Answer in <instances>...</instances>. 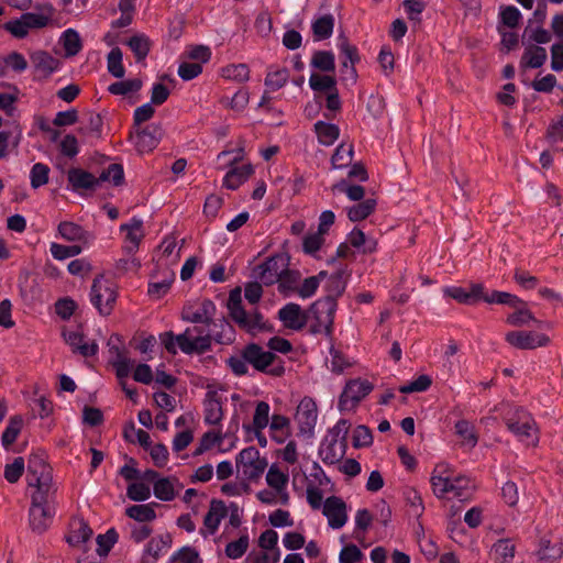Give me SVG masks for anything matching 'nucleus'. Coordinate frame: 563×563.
<instances>
[{"label": "nucleus", "mask_w": 563, "mask_h": 563, "mask_svg": "<svg viewBox=\"0 0 563 563\" xmlns=\"http://www.w3.org/2000/svg\"><path fill=\"white\" fill-rule=\"evenodd\" d=\"M153 492L156 498L163 501H170L175 498V489L169 478H159L154 483Z\"/></svg>", "instance_id": "52"}, {"label": "nucleus", "mask_w": 563, "mask_h": 563, "mask_svg": "<svg viewBox=\"0 0 563 563\" xmlns=\"http://www.w3.org/2000/svg\"><path fill=\"white\" fill-rule=\"evenodd\" d=\"M289 79V70L286 67H269L264 85L269 91H277L283 88Z\"/></svg>", "instance_id": "34"}, {"label": "nucleus", "mask_w": 563, "mask_h": 563, "mask_svg": "<svg viewBox=\"0 0 563 563\" xmlns=\"http://www.w3.org/2000/svg\"><path fill=\"white\" fill-rule=\"evenodd\" d=\"M55 516V506H42L31 504L29 510V523L34 533H44L52 525Z\"/></svg>", "instance_id": "15"}, {"label": "nucleus", "mask_w": 563, "mask_h": 563, "mask_svg": "<svg viewBox=\"0 0 563 563\" xmlns=\"http://www.w3.org/2000/svg\"><path fill=\"white\" fill-rule=\"evenodd\" d=\"M222 76L235 81H246L250 78V69L245 64L229 65L222 69Z\"/></svg>", "instance_id": "60"}, {"label": "nucleus", "mask_w": 563, "mask_h": 563, "mask_svg": "<svg viewBox=\"0 0 563 563\" xmlns=\"http://www.w3.org/2000/svg\"><path fill=\"white\" fill-rule=\"evenodd\" d=\"M353 159V145L341 144L332 155L331 162L334 168H344Z\"/></svg>", "instance_id": "51"}, {"label": "nucleus", "mask_w": 563, "mask_h": 563, "mask_svg": "<svg viewBox=\"0 0 563 563\" xmlns=\"http://www.w3.org/2000/svg\"><path fill=\"white\" fill-rule=\"evenodd\" d=\"M222 398L216 390H208L203 401L205 422L210 426H218L223 418Z\"/></svg>", "instance_id": "18"}, {"label": "nucleus", "mask_w": 563, "mask_h": 563, "mask_svg": "<svg viewBox=\"0 0 563 563\" xmlns=\"http://www.w3.org/2000/svg\"><path fill=\"white\" fill-rule=\"evenodd\" d=\"M377 201L374 198L358 201L356 205L347 208V217L352 222L362 221L375 211Z\"/></svg>", "instance_id": "37"}, {"label": "nucleus", "mask_w": 563, "mask_h": 563, "mask_svg": "<svg viewBox=\"0 0 563 563\" xmlns=\"http://www.w3.org/2000/svg\"><path fill=\"white\" fill-rule=\"evenodd\" d=\"M108 71L115 78L124 77L125 69L122 64V51L120 47H114L107 56Z\"/></svg>", "instance_id": "47"}, {"label": "nucleus", "mask_w": 563, "mask_h": 563, "mask_svg": "<svg viewBox=\"0 0 563 563\" xmlns=\"http://www.w3.org/2000/svg\"><path fill=\"white\" fill-rule=\"evenodd\" d=\"M243 357L258 372L272 376H282L285 372L284 366L274 365L275 361L279 358L273 352L264 351L263 347L256 343H250L244 347Z\"/></svg>", "instance_id": "4"}, {"label": "nucleus", "mask_w": 563, "mask_h": 563, "mask_svg": "<svg viewBox=\"0 0 563 563\" xmlns=\"http://www.w3.org/2000/svg\"><path fill=\"white\" fill-rule=\"evenodd\" d=\"M228 515V508L224 501L212 499L208 512L203 518V526L207 529L200 530V534L205 538L208 534H213L218 530L221 520Z\"/></svg>", "instance_id": "17"}, {"label": "nucleus", "mask_w": 563, "mask_h": 563, "mask_svg": "<svg viewBox=\"0 0 563 563\" xmlns=\"http://www.w3.org/2000/svg\"><path fill=\"white\" fill-rule=\"evenodd\" d=\"M374 385L361 378L351 379L340 395L339 409L341 411H350L357 407L360 401L365 398L372 390Z\"/></svg>", "instance_id": "8"}, {"label": "nucleus", "mask_w": 563, "mask_h": 563, "mask_svg": "<svg viewBox=\"0 0 563 563\" xmlns=\"http://www.w3.org/2000/svg\"><path fill=\"white\" fill-rule=\"evenodd\" d=\"M31 62L37 73L48 77L59 65V60L45 51H37L31 54Z\"/></svg>", "instance_id": "28"}, {"label": "nucleus", "mask_w": 563, "mask_h": 563, "mask_svg": "<svg viewBox=\"0 0 563 563\" xmlns=\"http://www.w3.org/2000/svg\"><path fill=\"white\" fill-rule=\"evenodd\" d=\"M128 45L137 60H143L150 52V40L144 35H134L128 41Z\"/></svg>", "instance_id": "54"}, {"label": "nucleus", "mask_w": 563, "mask_h": 563, "mask_svg": "<svg viewBox=\"0 0 563 563\" xmlns=\"http://www.w3.org/2000/svg\"><path fill=\"white\" fill-rule=\"evenodd\" d=\"M266 482L276 493H282L288 483V475L273 465L266 474Z\"/></svg>", "instance_id": "58"}, {"label": "nucleus", "mask_w": 563, "mask_h": 563, "mask_svg": "<svg viewBox=\"0 0 563 563\" xmlns=\"http://www.w3.org/2000/svg\"><path fill=\"white\" fill-rule=\"evenodd\" d=\"M157 503L133 505L125 509V515L139 522H150L156 518L155 507Z\"/></svg>", "instance_id": "33"}, {"label": "nucleus", "mask_w": 563, "mask_h": 563, "mask_svg": "<svg viewBox=\"0 0 563 563\" xmlns=\"http://www.w3.org/2000/svg\"><path fill=\"white\" fill-rule=\"evenodd\" d=\"M52 478V467L46 463L44 457L40 454H32L27 461L29 486H33V483Z\"/></svg>", "instance_id": "21"}, {"label": "nucleus", "mask_w": 563, "mask_h": 563, "mask_svg": "<svg viewBox=\"0 0 563 563\" xmlns=\"http://www.w3.org/2000/svg\"><path fill=\"white\" fill-rule=\"evenodd\" d=\"M487 303H500L510 307H517L521 303V299L510 292L494 290L489 297H484Z\"/></svg>", "instance_id": "59"}, {"label": "nucleus", "mask_w": 563, "mask_h": 563, "mask_svg": "<svg viewBox=\"0 0 563 563\" xmlns=\"http://www.w3.org/2000/svg\"><path fill=\"white\" fill-rule=\"evenodd\" d=\"M218 325L212 327L214 330L212 333V342H217L219 344H231L235 340V330L233 325L225 319H219L217 321Z\"/></svg>", "instance_id": "39"}, {"label": "nucleus", "mask_w": 563, "mask_h": 563, "mask_svg": "<svg viewBox=\"0 0 563 563\" xmlns=\"http://www.w3.org/2000/svg\"><path fill=\"white\" fill-rule=\"evenodd\" d=\"M269 422V405L265 401H260L256 405L254 417H253V426L255 432L258 433L263 429L267 427Z\"/></svg>", "instance_id": "56"}, {"label": "nucleus", "mask_w": 563, "mask_h": 563, "mask_svg": "<svg viewBox=\"0 0 563 563\" xmlns=\"http://www.w3.org/2000/svg\"><path fill=\"white\" fill-rule=\"evenodd\" d=\"M213 324L194 323L179 334V350L187 354H205L212 349Z\"/></svg>", "instance_id": "3"}, {"label": "nucleus", "mask_w": 563, "mask_h": 563, "mask_svg": "<svg viewBox=\"0 0 563 563\" xmlns=\"http://www.w3.org/2000/svg\"><path fill=\"white\" fill-rule=\"evenodd\" d=\"M35 492L31 495V504L42 506H55L56 487L53 478L33 483Z\"/></svg>", "instance_id": "24"}, {"label": "nucleus", "mask_w": 563, "mask_h": 563, "mask_svg": "<svg viewBox=\"0 0 563 563\" xmlns=\"http://www.w3.org/2000/svg\"><path fill=\"white\" fill-rule=\"evenodd\" d=\"M332 191L344 192L347 198L352 201H363L365 196V189L360 185H347L346 180H341L340 183L332 186Z\"/></svg>", "instance_id": "53"}, {"label": "nucleus", "mask_w": 563, "mask_h": 563, "mask_svg": "<svg viewBox=\"0 0 563 563\" xmlns=\"http://www.w3.org/2000/svg\"><path fill=\"white\" fill-rule=\"evenodd\" d=\"M253 174V166L246 164L240 167L230 169L223 179V185L228 189H238L247 178Z\"/></svg>", "instance_id": "30"}, {"label": "nucleus", "mask_w": 563, "mask_h": 563, "mask_svg": "<svg viewBox=\"0 0 563 563\" xmlns=\"http://www.w3.org/2000/svg\"><path fill=\"white\" fill-rule=\"evenodd\" d=\"M117 296L118 294L113 283L104 279L102 276L93 279L90 300L100 314L109 316L112 312Z\"/></svg>", "instance_id": "6"}, {"label": "nucleus", "mask_w": 563, "mask_h": 563, "mask_svg": "<svg viewBox=\"0 0 563 563\" xmlns=\"http://www.w3.org/2000/svg\"><path fill=\"white\" fill-rule=\"evenodd\" d=\"M300 279V273L298 271L289 269L288 266L285 267V272L280 275L278 279V290L282 294H286L288 291H297L298 282Z\"/></svg>", "instance_id": "46"}, {"label": "nucleus", "mask_w": 563, "mask_h": 563, "mask_svg": "<svg viewBox=\"0 0 563 563\" xmlns=\"http://www.w3.org/2000/svg\"><path fill=\"white\" fill-rule=\"evenodd\" d=\"M338 303L330 299H318L306 310L307 324L311 334L332 336Z\"/></svg>", "instance_id": "2"}, {"label": "nucleus", "mask_w": 563, "mask_h": 563, "mask_svg": "<svg viewBox=\"0 0 563 563\" xmlns=\"http://www.w3.org/2000/svg\"><path fill=\"white\" fill-rule=\"evenodd\" d=\"M142 88V80L139 78L115 81L108 87L112 95L124 96L130 92L139 91Z\"/></svg>", "instance_id": "50"}, {"label": "nucleus", "mask_w": 563, "mask_h": 563, "mask_svg": "<svg viewBox=\"0 0 563 563\" xmlns=\"http://www.w3.org/2000/svg\"><path fill=\"white\" fill-rule=\"evenodd\" d=\"M346 282L343 277V271L340 269L329 277L325 284L327 295L322 299H330L336 302V299L344 292Z\"/></svg>", "instance_id": "38"}, {"label": "nucleus", "mask_w": 563, "mask_h": 563, "mask_svg": "<svg viewBox=\"0 0 563 563\" xmlns=\"http://www.w3.org/2000/svg\"><path fill=\"white\" fill-rule=\"evenodd\" d=\"M314 131L318 135L319 142L324 145L333 144L340 135L339 126L332 123L318 121L314 124Z\"/></svg>", "instance_id": "42"}, {"label": "nucleus", "mask_w": 563, "mask_h": 563, "mask_svg": "<svg viewBox=\"0 0 563 563\" xmlns=\"http://www.w3.org/2000/svg\"><path fill=\"white\" fill-rule=\"evenodd\" d=\"M63 336L74 353H79L84 357L93 356L98 352V344L93 341L87 343L85 335L78 331H64Z\"/></svg>", "instance_id": "23"}, {"label": "nucleus", "mask_w": 563, "mask_h": 563, "mask_svg": "<svg viewBox=\"0 0 563 563\" xmlns=\"http://www.w3.org/2000/svg\"><path fill=\"white\" fill-rule=\"evenodd\" d=\"M373 443L372 431L366 426H357L353 432V446L354 448H365L369 446Z\"/></svg>", "instance_id": "63"}, {"label": "nucleus", "mask_w": 563, "mask_h": 563, "mask_svg": "<svg viewBox=\"0 0 563 563\" xmlns=\"http://www.w3.org/2000/svg\"><path fill=\"white\" fill-rule=\"evenodd\" d=\"M322 514L328 518L329 526L333 529L342 528L347 521L346 504L336 496L324 500Z\"/></svg>", "instance_id": "16"}, {"label": "nucleus", "mask_w": 563, "mask_h": 563, "mask_svg": "<svg viewBox=\"0 0 563 563\" xmlns=\"http://www.w3.org/2000/svg\"><path fill=\"white\" fill-rule=\"evenodd\" d=\"M249 536H241L238 540L229 542L225 547V555L236 560L242 558L249 549Z\"/></svg>", "instance_id": "55"}, {"label": "nucleus", "mask_w": 563, "mask_h": 563, "mask_svg": "<svg viewBox=\"0 0 563 563\" xmlns=\"http://www.w3.org/2000/svg\"><path fill=\"white\" fill-rule=\"evenodd\" d=\"M515 311L508 314L506 322L512 327H523L530 321H537L533 313L528 309L527 302L521 299V303L514 307Z\"/></svg>", "instance_id": "40"}, {"label": "nucleus", "mask_w": 563, "mask_h": 563, "mask_svg": "<svg viewBox=\"0 0 563 563\" xmlns=\"http://www.w3.org/2000/svg\"><path fill=\"white\" fill-rule=\"evenodd\" d=\"M126 496L134 501H144L150 498L151 489L144 483H132L128 486Z\"/></svg>", "instance_id": "64"}, {"label": "nucleus", "mask_w": 563, "mask_h": 563, "mask_svg": "<svg viewBox=\"0 0 563 563\" xmlns=\"http://www.w3.org/2000/svg\"><path fill=\"white\" fill-rule=\"evenodd\" d=\"M227 307L230 318L238 324L241 330L252 335L273 330V328L264 320L263 316L256 309L250 312L244 309L242 305L240 287H236L230 291Z\"/></svg>", "instance_id": "1"}, {"label": "nucleus", "mask_w": 563, "mask_h": 563, "mask_svg": "<svg viewBox=\"0 0 563 563\" xmlns=\"http://www.w3.org/2000/svg\"><path fill=\"white\" fill-rule=\"evenodd\" d=\"M99 184L101 181H112L114 186H120L124 181L123 167L120 164H110L98 177Z\"/></svg>", "instance_id": "57"}, {"label": "nucleus", "mask_w": 563, "mask_h": 563, "mask_svg": "<svg viewBox=\"0 0 563 563\" xmlns=\"http://www.w3.org/2000/svg\"><path fill=\"white\" fill-rule=\"evenodd\" d=\"M311 65L321 71L333 73L335 70L334 54L330 51H317L311 58Z\"/></svg>", "instance_id": "44"}, {"label": "nucleus", "mask_w": 563, "mask_h": 563, "mask_svg": "<svg viewBox=\"0 0 563 563\" xmlns=\"http://www.w3.org/2000/svg\"><path fill=\"white\" fill-rule=\"evenodd\" d=\"M62 41L66 56L77 55L82 47L78 32L73 29H68L63 33Z\"/></svg>", "instance_id": "48"}, {"label": "nucleus", "mask_w": 563, "mask_h": 563, "mask_svg": "<svg viewBox=\"0 0 563 563\" xmlns=\"http://www.w3.org/2000/svg\"><path fill=\"white\" fill-rule=\"evenodd\" d=\"M289 266V257L285 254H275L264 263L256 266V278L264 285L271 286L278 282L285 267Z\"/></svg>", "instance_id": "10"}, {"label": "nucleus", "mask_w": 563, "mask_h": 563, "mask_svg": "<svg viewBox=\"0 0 563 563\" xmlns=\"http://www.w3.org/2000/svg\"><path fill=\"white\" fill-rule=\"evenodd\" d=\"M48 174L49 168L47 165L43 163H36L32 166L31 169V186L33 188H38L48 183Z\"/></svg>", "instance_id": "62"}, {"label": "nucleus", "mask_w": 563, "mask_h": 563, "mask_svg": "<svg viewBox=\"0 0 563 563\" xmlns=\"http://www.w3.org/2000/svg\"><path fill=\"white\" fill-rule=\"evenodd\" d=\"M548 58V54L544 47L539 45H529L523 52L520 59V67L526 68H539Z\"/></svg>", "instance_id": "29"}, {"label": "nucleus", "mask_w": 563, "mask_h": 563, "mask_svg": "<svg viewBox=\"0 0 563 563\" xmlns=\"http://www.w3.org/2000/svg\"><path fill=\"white\" fill-rule=\"evenodd\" d=\"M67 180L71 190H95L99 185L98 177L81 168L73 167L67 172Z\"/></svg>", "instance_id": "20"}, {"label": "nucleus", "mask_w": 563, "mask_h": 563, "mask_svg": "<svg viewBox=\"0 0 563 563\" xmlns=\"http://www.w3.org/2000/svg\"><path fill=\"white\" fill-rule=\"evenodd\" d=\"M339 48L343 57V60H346L347 63L351 64L349 69V77H345V80L355 84L357 79L355 64L360 62L357 47L355 45H352L346 37H341Z\"/></svg>", "instance_id": "27"}, {"label": "nucleus", "mask_w": 563, "mask_h": 563, "mask_svg": "<svg viewBox=\"0 0 563 563\" xmlns=\"http://www.w3.org/2000/svg\"><path fill=\"white\" fill-rule=\"evenodd\" d=\"M317 418L318 408L314 400L310 397L302 398L295 415V421L299 428L298 434L305 438H311L313 435Z\"/></svg>", "instance_id": "11"}, {"label": "nucleus", "mask_w": 563, "mask_h": 563, "mask_svg": "<svg viewBox=\"0 0 563 563\" xmlns=\"http://www.w3.org/2000/svg\"><path fill=\"white\" fill-rule=\"evenodd\" d=\"M82 251L79 245H63L58 243L51 244V253L55 260L63 261L68 257L76 256Z\"/></svg>", "instance_id": "61"}, {"label": "nucleus", "mask_w": 563, "mask_h": 563, "mask_svg": "<svg viewBox=\"0 0 563 563\" xmlns=\"http://www.w3.org/2000/svg\"><path fill=\"white\" fill-rule=\"evenodd\" d=\"M455 433L461 438V445L473 449L478 442V435L475 427L467 420H459L455 426Z\"/></svg>", "instance_id": "32"}, {"label": "nucleus", "mask_w": 563, "mask_h": 563, "mask_svg": "<svg viewBox=\"0 0 563 563\" xmlns=\"http://www.w3.org/2000/svg\"><path fill=\"white\" fill-rule=\"evenodd\" d=\"M537 555L541 563H558L563 555L561 540L552 542L547 537L542 538L539 543Z\"/></svg>", "instance_id": "25"}, {"label": "nucleus", "mask_w": 563, "mask_h": 563, "mask_svg": "<svg viewBox=\"0 0 563 563\" xmlns=\"http://www.w3.org/2000/svg\"><path fill=\"white\" fill-rule=\"evenodd\" d=\"M92 536V529L89 525L80 519L73 523L70 533L67 536L66 541L71 547H77L81 543L87 542Z\"/></svg>", "instance_id": "36"}, {"label": "nucleus", "mask_w": 563, "mask_h": 563, "mask_svg": "<svg viewBox=\"0 0 563 563\" xmlns=\"http://www.w3.org/2000/svg\"><path fill=\"white\" fill-rule=\"evenodd\" d=\"M121 338L118 334H112L108 340L109 353L111 354L110 363L115 368V375L119 379L126 378L133 366V362L126 356V353L121 349Z\"/></svg>", "instance_id": "13"}, {"label": "nucleus", "mask_w": 563, "mask_h": 563, "mask_svg": "<svg viewBox=\"0 0 563 563\" xmlns=\"http://www.w3.org/2000/svg\"><path fill=\"white\" fill-rule=\"evenodd\" d=\"M278 318L285 327L291 330H301L307 325L306 311L298 303L289 302L278 311Z\"/></svg>", "instance_id": "19"}, {"label": "nucleus", "mask_w": 563, "mask_h": 563, "mask_svg": "<svg viewBox=\"0 0 563 563\" xmlns=\"http://www.w3.org/2000/svg\"><path fill=\"white\" fill-rule=\"evenodd\" d=\"M23 427V418L20 415L12 416L9 420V424L2 433L1 442L2 445L8 449L14 443L18 435L20 434Z\"/></svg>", "instance_id": "43"}, {"label": "nucleus", "mask_w": 563, "mask_h": 563, "mask_svg": "<svg viewBox=\"0 0 563 563\" xmlns=\"http://www.w3.org/2000/svg\"><path fill=\"white\" fill-rule=\"evenodd\" d=\"M346 445L345 441L325 438L319 449V455L323 463L334 464L344 457Z\"/></svg>", "instance_id": "22"}, {"label": "nucleus", "mask_w": 563, "mask_h": 563, "mask_svg": "<svg viewBox=\"0 0 563 563\" xmlns=\"http://www.w3.org/2000/svg\"><path fill=\"white\" fill-rule=\"evenodd\" d=\"M505 340L519 350H534L550 344V338L547 334L534 331H509Z\"/></svg>", "instance_id": "12"}, {"label": "nucleus", "mask_w": 563, "mask_h": 563, "mask_svg": "<svg viewBox=\"0 0 563 563\" xmlns=\"http://www.w3.org/2000/svg\"><path fill=\"white\" fill-rule=\"evenodd\" d=\"M164 135V130L162 124L153 123L143 129H137L135 135V146L140 153H148L155 150L162 137Z\"/></svg>", "instance_id": "14"}, {"label": "nucleus", "mask_w": 563, "mask_h": 563, "mask_svg": "<svg viewBox=\"0 0 563 563\" xmlns=\"http://www.w3.org/2000/svg\"><path fill=\"white\" fill-rule=\"evenodd\" d=\"M58 233L69 242L88 241V233L79 224L70 221H63L58 224Z\"/></svg>", "instance_id": "35"}, {"label": "nucleus", "mask_w": 563, "mask_h": 563, "mask_svg": "<svg viewBox=\"0 0 563 563\" xmlns=\"http://www.w3.org/2000/svg\"><path fill=\"white\" fill-rule=\"evenodd\" d=\"M48 21V16L44 14L27 12L19 19L5 22L3 29L16 38H24L30 30L45 27Z\"/></svg>", "instance_id": "9"}, {"label": "nucleus", "mask_w": 563, "mask_h": 563, "mask_svg": "<svg viewBox=\"0 0 563 563\" xmlns=\"http://www.w3.org/2000/svg\"><path fill=\"white\" fill-rule=\"evenodd\" d=\"M238 470H242V475L247 481L258 479L267 467L265 457H261L260 451L255 446L243 449L235 459Z\"/></svg>", "instance_id": "7"}, {"label": "nucleus", "mask_w": 563, "mask_h": 563, "mask_svg": "<svg viewBox=\"0 0 563 563\" xmlns=\"http://www.w3.org/2000/svg\"><path fill=\"white\" fill-rule=\"evenodd\" d=\"M516 547L510 539H500L490 550V556L495 563H508L515 556Z\"/></svg>", "instance_id": "31"}, {"label": "nucleus", "mask_w": 563, "mask_h": 563, "mask_svg": "<svg viewBox=\"0 0 563 563\" xmlns=\"http://www.w3.org/2000/svg\"><path fill=\"white\" fill-rule=\"evenodd\" d=\"M505 423L510 432L528 444L536 445L539 438L533 434L537 432L533 418L523 409L517 408L514 412H509L505 418Z\"/></svg>", "instance_id": "5"}, {"label": "nucleus", "mask_w": 563, "mask_h": 563, "mask_svg": "<svg viewBox=\"0 0 563 563\" xmlns=\"http://www.w3.org/2000/svg\"><path fill=\"white\" fill-rule=\"evenodd\" d=\"M334 26V19L331 14L317 19L312 24V31L319 40H325L331 36Z\"/></svg>", "instance_id": "49"}, {"label": "nucleus", "mask_w": 563, "mask_h": 563, "mask_svg": "<svg viewBox=\"0 0 563 563\" xmlns=\"http://www.w3.org/2000/svg\"><path fill=\"white\" fill-rule=\"evenodd\" d=\"M309 85L313 91L319 92H331L336 89V80L333 76L320 75L317 73L311 74Z\"/></svg>", "instance_id": "45"}, {"label": "nucleus", "mask_w": 563, "mask_h": 563, "mask_svg": "<svg viewBox=\"0 0 563 563\" xmlns=\"http://www.w3.org/2000/svg\"><path fill=\"white\" fill-rule=\"evenodd\" d=\"M121 231H126V240L130 242L129 245L124 246V250L129 254H133L137 251L139 245L144 236L143 222L140 219L133 218L130 223H124L120 227Z\"/></svg>", "instance_id": "26"}, {"label": "nucleus", "mask_w": 563, "mask_h": 563, "mask_svg": "<svg viewBox=\"0 0 563 563\" xmlns=\"http://www.w3.org/2000/svg\"><path fill=\"white\" fill-rule=\"evenodd\" d=\"M473 492V485L467 477L457 476L454 478L450 477L449 494L460 500L468 499Z\"/></svg>", "instance_id": "41"}]
</instances>
